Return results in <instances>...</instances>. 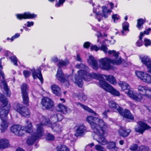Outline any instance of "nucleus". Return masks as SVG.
Masks as SVG:
<instances>
[{"instance_id":"obj_1","label":"nucleus","mask_w":151,"mask_h":151,"mask_svg":"<svg viewBox=\"0 0 151 151\" xmlns=\"http://www.w3.org/2000/svg\"><path fill=\"white\" fill-rule=\"evenodd\" d=\"M86 120L89 123L95 135L93 138L100 144L105 145L108 143L104 137L105 129L107 127L106 124L102 119L91 116H87Z\"/></svg>"},{"instance_id":"obj_2","label":"nucleus","mask_w":151,"mask_h":151,"mask_svg":"<svg viewBox=\"0 0 151 151\" xmlns=\"http://www.w3.org/2000/svg\"><path fill=\"white\" fill-rule=\"evenodd\" d=\"M76 67L78 69H81L78 71V75H73L71 76L72 80L80 87L83 86V81L82 79L89 81L92 79H98L101 77L99 74H97L94 73H89L87 71L88 68L83 63L77 64Z\"/></svg>"},{"instance_id":"obj_3","label":"nucleus","mask_w":151,"mask_h":151,"mask_svg":"<svg viewBox=\"0 0 151 151\" xmlns=\"http://www.w3.org/2000/svg\"><path fill=\"white\" fill-rule=\"evenodd\" d=\"M108 53L110 54H112L115 57L114 60H111L107 58H105L99 60L100 67L103 69L109 70L111 69L114 70V68L111 65V63L113 64L119 65L121 63L122 60L118 56V52L115 50H109Z\"/></svg>"},{"instance_id":"obj_4","label":"nucleus","mask_w":151,"mask_h":151,"mask_svg":"<svg viewBox=\"0 0 151 151\" xmlns=\"http://www.w3.org/2000/svg\"><path fill=\"white\" fill-rule=\"evenodd\" d=\"M26 122L27 125L25 127L18 124L12 125L10 128L11 132L15 135L19 136H23L25 132L31 133L33 131L32 123L28 120H27Z\"/></svg>"},{"instance_id":"obj_5","label":"nucleus","mask_w":151,"mask_h":151,"mask_svg":"<svg viewBox=\"0 0 151 151\" xmlns=\"http://www.w3.org/2000/svg\"><path fill=\"white\" fill-rule=\"evenodd\" d=\"M0 101L2 103L0 107V118L2 121H3L6 119L10 107L9 105L8 106L7 99L1 93H0Z\"/></svg>"},{"instance_id":"obj_6","label":"nucleus","mask_w":151,"mask_h":151,"mask_svg":"<svg viewBox=\"0 0 151 151\" xmlns=\"http://www.w3.org/2000/svg\"><path fill=\"white\" fill-rule=\"evenodd\" d=\"M44 134V132L42 127L37 125V128L35 132L31 136L28 137L27 141V144L32 145L33 144L34 142L37 139L41 138Z\"/></svg>"},{"instance_id":"obj_7","label":"nucleus","mask_w":151,"mask_h":151,"mask_svg":"<svg viewBox=\"0 0 151 151\" xmlns=\"http://www.w3.org/2000/svg\"><path fill=\"white\" fill-rule=\"evenodd\" d=\"M137 89L139 93L142 95L148 98L151 97V88L140 85L138 86Z\"/></svg>"},{"instance_id":"obj_8","label":"nucleus","mask_w":151,"mask_h":151,"mask_svg":"<svg viewBox=\"0 0 151 151\" xmlns=\"http://www.w3.org/2000/svg\"><path fill=\"white\" fill-rule=\"evenodd\" d=\"M41 104L46 110H49L53 106V102L52 100L48 97H44L42 99Z\"/></svg>"},{"instance_id":"obj_9","label":"nucleus","mask_w":151,"mask_h":151,"mask_svg":"<svg viewBox=\"0 0 151 151\" xmlns=\"http://www.w3.org/2000/svg\"><path fill=\"white\" fill-rule=\"evenodd\" d=\"M136 74L138 77L144 82L151 83V76L147 73L140 71H137Z\"/></svg>"},{"instance_id":"obj_10","label":"nucleus","mask_w":151,"mask_h":151,"mask_svg":"<svg viewBox=\"0 0 151 151\" xmlns=\"http://www.w3.org/2000/svg\"><path fill=\"white\" fill-rule=\"evenodd\" d=\"M16 111L21 115L25 117L29 116L30 114L29 111L27 107L23 106L19 104H17Z\"/></svg>"},{"instance_id":"obj_11","label":"nucleus","mask_w":151,"mask_h":151,"mask_svg":"<svg viewBox=\"0 0 151 151\" xmlns=\"http://www.w3.org/2000/svg\"><path fill=\"white\" fill-rule=\"evenodd\" d=\"M69 76L66 74L64 76L63 73L61 68H58L57 74L56 75V77L61 82H66L68 84H69V82L68 81V78Z\"/></svg>"},{"instance_id":"obj_12","label":"nucleus","mask_w":151,"mask_h":151,"mask_svg":"<svg viewBox=\"0 0 151 151\" xmlns=\"http://www.w3.org/2000/svg\"><path fill=\"white\" fill-rule=\"evenodd\" d=\"M137 127L135 128L136 132L142 134L145 131L150 128V127L145 123L142 121H140L137 123Z\"/></svg>"},{"instance_id":"obj_13","label":"nucleus","mask_w":151,"mask_h":151,"mask_svg":"<svg viewBox=\"0 0 151 151\" xmlns=\"http://www.w3.org/2000/svg\"><path fill=\"white\" fill-rule=\"evenodd\" d=\"M118 112L121 115L127 119L131 120H133L134 119L133 116L128 109H125L123 110L122 108H121Z\"/></svg>"},{"instance_id":"obj_14","label":"nucleus","mask_w":151,"mask_h":151,"mask_svg":"<svg viewBox=\"0 0 151 151\" xmlns=\"http://www.w3.org/2000/svg\"><path fill=\"white\" fill-rule=\"evenodd\" d=\"M86 127L83 125L78 126L75 134V136L77 137L83 136L85 133L86 132Z\"/></svg>"},{"instance_id":"obj_15","label":"nucleus","mask_w":151,"mask_h":151,"mask_svg":"<svg viewBox=\"0 0 151 151\" xmlns=\"http://www.w3.org/2000/svg\"><path fill=\"white\" fill-rule=\"evenodd\" d=\"M17 19H19L32 18L36 17L37 15L34 14H31L29 12H26L23 14H18L16 15Z\"/></svg>"},{"instance_id":"obj_16","label":"nucleus","mask_w":151,"mask_h":151,"mask_svg":"<svg viewBox=\"0 0 151 151\" xmlns=\"http://www.w3.org/2000/svg\"><path fill=\"white\" fill-rule=\"evenodd\" d=\"M96 74H97V73ZM97 74H99L101 76V77H100L99 79H97L98 80H99V83L100 87L106 91L108 89L111 85L102 79V78L103 77V75H101V74L99 73Z\"/></svg>"},{"instance_id":"obj_17","label":"nucleus","mask_w":151,"mask_h":151,"mask_svg":"<svg viewBox=\"0 0 151 151\" xmlns=\"http://www.w3.org/2000/svg\"><path fill=\"white\" fill-rule=\"evenodd\" d=\"M139 58L141 62L147 67L150 66L151 64V60L149 56L147 55H139Z\"/></svg>"},{"instance_id":"obj_18","label":"nucleus","mask_w":151,"mask_h":151,"mask_svg":"<svg viewBox=\"0 0 151 151\" xmlns=\"http://www.w3.org/2000/svg\"><path fill=\"white\" fill-rule=\"evenodd\" d=\"M88 63L92 65V68L95 70H97L98 65L97 62L92 56H90L88 59Z\"/></svg>"},{"instance_id":"obj_19","label":"nucleus","mask_w":151,"mask_h":151,"mask_svg":"<svg viewBox=\"0 0 151 151\" xmlns=\"http://www.w3.org/2000/svg\"><path fill=\"white\" fill-rule=\"evenodd\" d=\"M51 88L52 92L55 95L60 96L61 95L62 92L61 89L58 86L53 84L51 86Z\"/></svg>"},{"instance_id":"obj_20","label":"nucleus","mask_w":151,"mask_h":151,"mask_svg":"<svg viewBox=\"0 0 151 151\" xmlns=\"http://www.w3.org/2000/svg\"><path fill=\"white\" fill-rule=\"evenodd\" d=\"M131 132L129 129L126 130L123 127H121L119 129V134L122 137H126Z\"/></svg>"},{"instance_id":"obj_21","label":"nucleus","mask_w":151,"mask_h":151,"mask_svg":"<svg viewBox=\"0 0 151 151\" xmlns=\"http://www.w3.org/2000/svg\"><path fill=\"white\" fill-rule=\"evenodd\" d=\"M75 104L77 106L81 107L84 110L87 111L90 113L93 114L96 116L97 115V114L96 112L86 105L78 102H76Z\"/></svg>"},{"instance_id":"obj_22","label":"nucleus","mask_w":151,"mask_h":151,"mask_svg":"<svg viewBox=\"0 0 151 151\" xmlns=\"http://www.w3.org/2000/svg\"><path fill=\"white\" fill-rule=\"evenodd\" d=\"M2 121V122L0 124V129L2 132H4L7 130L9 124L5 120Z\"/></svg>"},{"instance_id":"obj_23","label":"nucleus","mask_w":151,"mask_h":151,"mask_svg":"<svg viewBox=\"0 0 151 151\" xmlns=\"http://www.w3.org/2000/svg\"><path fill=\"white\" fill-rule=\"evenodd\" d=\"M8 140L6 139H0V148L4 149L9 146Z\"/></svg>"},{"instance_id":"obj_24","label":"nucleus","mask_w":151,"mask_h":151,"mask_svg":"<svg viewBox=\"0 0 151 151\" xmlns=\"http://www.w3.org/2000/svg\"><path fill=\"white\" fill-rule=\"evenodd\" d=\"M52 129L54 132L59 133L62 131V126L58 124H54L52 126Z\"/></svg>"},{"instance_id":"obj_25","label":"nucleus","mask_w":151,"mask_h":151,"mask_svg":"<svg viewBox=\"0 0 151 151\" xmlns=\"http://www.w3.org/2000/svg\"><path fill=\"white\" fill-rule=\"evenodd\" d=\"M1 86H3L5 94L7 95V96H10L11 95V92L8 87L7 83L5 81H2Z\"/></svg>"},{"instance_id":"obj_26","label":"nucleus","mask_w":151,"mask_h":151,"mask_svg":"<svg viewBox=\"0 0 151 151\" xmlns=\"http://www.w3.org/2000/svg\"><path fill=\"white\" fill-rule=\"evenodd\" d=\"M109 107L114 109L116 110L118 112L119 111V110L121 109L119 105L113 101H111L109 102Z\"/></svg>"},{"instance_id":"obj_27","label":"nucleus","mask_w":151,"mask_h":151,"mask_svg":"<svg viewBox=\"0 0 151 151\" xmlns=\"http://www.w3.org/2000/svg\"><path fill=\"white\" fill-rule=\"evenodd\" d=\"M32 74L33 77L34 79L38 78L41 82V83H42L43 81V79L40 71H39V72L37 73L35 72V70H34V71L32 72Z\"/></svg>"},{"instance_id":"obj_28","label":"nucleus","mask_w":151,"mask_h":151,"mask_svg":"<svg viewBox=\"0 0 151 151\" xmlns=\"http://www.w3.org/2000/svg\"><path fill=\"white\" fill-rule=\"evenodd\" d=\"M103 76L106 78L107 81L111 84L114 85L116 83L115 79L113 76L105 75H104Z\"/></svg>"},{"instance_id":"obj_29","label":"nucleus","mask_w":151,"mask_h":151,"mask_svg":"<svg viewBox=\"0 0 151 151\" xmlns=\"http://www.w3.org/2000/svg\"><path fill=\"white\" fill-rule=\"evenodd\" d=\"M42 124L47 125L48 127H50L52 126L51 123L49 121V119H46L45 117H43L42 122L40 124H37L36 126H37V125H40L42 127V128H43L42 127ZM42 129L43 130V129Z\"/></svg>"},{"instance_id":"obj_30","label":"nucleus","mask_w":151,"mask_h":151,"mask_svg":"<svg viewBox=\"0 0 151 151\" xmlns=\"http://www.w3.org/2000/svg\"><path fill=\"white\" fill-rule=\"evenodd\" d=\"M106 91L109 92L114 95L116 96H119L120 95L119 92L113 88L111 85L109 87L108 89Z\"/></svg>"},{"instance_id":"obj_31","label":"nucleus","mask_w":151,"mask_h":151,"mask_svg":"<svg viewBox=\"0 0 151 151\" xmlns=\"http://www.w3.org/2000/svg\"><path fill=\"white\" fill-rule=\"evenodd\" d=\"M23 98L22 102L23 104L26 106H28L29 103V98L28 94H22Z\"/></svg>"},{"instance_id":"obj_32","label":"nucleus","mask_w":151,"mask_h":151,"mask_svg":"<svg viewBox=\"0 0 151 151\" xmlns=\"http://www.w3.org/2000/svg\"><path fill=\"white\" fill-rule=\"evenodd\" d=\"M69 63V62L67 60L64 61L62 60H59L58 61V65L59 67V68H61V67L66 66Z\"/></svg>"},{"instance_id":"obj_33","label":"nucleus","mask_w":151,"mask_h":151,"mask_svg":"<svg viewBox=\"0 0 151 151\" xmlns=\"http://www.w3.org/2000/svg\"><path fill=\"white\" fill-rule=\"evenodd\" d=\"M103 14L102 16L107 18L108 17V13L111 12L112 11L110 10H108L106 6H103L102 7Z\"/></svg>"},{"instance_id":"obj_34","label":"nucleus","mask_w":151,"mask_h":151,"mask_svg":"<svg viewBox=\"0 0 151 151\" xmlns=\"http://www.w3.org/2000/svg\"><path fill=\"white\" fill-rule=\"evenodd\" d=\"M57 151H70L69 149L65 145H60L57 147Z\"/></svg>"},{"instance_id":"obj_35","label":"nucleus","mask_w":151,"mask_h":151,"mask_svg":"<svg viewBox=\"0 0 151 151\" xmlns=\"http://www.w3.org/2000/svg\"><path fill=\"white\" fill-rule=\"evenodd\" d=\"M28 86L27 84L24 83L21 86L22 94H28Z\"/></svg>"},{"instance_id":"obj_36","label":"nucleus","mask_w":151,"mask_h":151,"mask_svg":"<svg viewBox=\"0 0 151 151\" xmlns=\"http://www.w3.org/2000/svg\"><path fill=\"white\" fill-rule=\"evenodd\" d=\"M58 107L59 109L58 111H62L64 114L67 112V108L63 104H59L58 106Z\"/></svg>"},{"instance_id":"obj_37","label":"nucleus","mask_w":151,"mask_h":151,"mask_svg":"<svg viewBox=\"0 0 151 151\" xmlns=\"http://www.w3.org/2000/svg\"><path fill=\"white\" fill-rule=\"evenodd\" d=\"M78 99L81 101H85L87 99V97L84 93H80L77 95Z\"/></svg>"},{"instance_id":"obj_38","label":"nucleus","mask_w":151,"mask_h":151,"mask_svg":"<svg viewBox=\"0 0 151 151\" xmlns=\"http://www.w3.org/2000/svg\"><path fill=\"white\" fill-rule=\"evenodd\" d=\"M142 96L141 94H138L135 93L132 99L137 101H139L142 99Z\"/></svg>"},{"instance_id":"obj_39","label":"nucleus","mask_w":151,"mask_h":151,"mask_svg":"<svg viewBox=\"0 0 151 151\" xmlns=\"http://www.w3.org/2000/svg\"><path fill=\"white\" fill-rule=\"evenodd\" d=\"M121 86L123 90H129L130 89V86L128 84L125 82L122 83L121 84Z\"/></svg>"},{"instance_id":"obj_40","label":"nucleus","mask_w":151,"mask_h":151,"mask_svg":"<svg viewBox=\"0 0 151 151\" xmlns=\"http://www.w3.org/2000/svg\"><path fill=\"white\" fill-rule=\"evenodd\" d=\"M143 36V34L141 32L140 35L139 36V40L138 41L136 42V45L137 46L139 47H140L142 45V37Z\"/></svg>"},{"instance_id":"obj_41","label":"nucleus","mask_w":151,"mask_h":151,"mask_svg":"<svg viewBox=\"0 0 151 151\" xmlns=\"http://www.w3.org/2000/svg\"><path fill=\"white\" fill-rule=\"evenodd\" d=\"M95 149L97 151H106L105 148L100 145H97L95 146Z\"/></svg>"},{"instance_id":"obj_42","label":"nucleus","mask_w":151,"mask_h":151,"mask_svg":"<svg viewBox=\"0 0 151 151\" xmlns=\"http://www.w3.org/2000/svg\"><path fill=\"white\" fill-rule=\"evenodd\" d=\"M9 58L11 60V61L14 63V65H17V58L14 56H10L9 57Z\"/></svg>"},{"instance_id":"obj_43","label":"nucleus","mask_w":151,"mask_h":151,"mask_svg":"<svg viewBox=\"0 0 151 151\" xmlns=\"http://www.w3.org/2000/svg\"><path fill=\"white\" fill-rule=\"evenodd\" d=\"M144 24V20L142 19H139L137 20V27L139 29L142 28L141 27Z\"/></svg>"},{"instance_id":"obj_44","label":"nucleus","mask_w":151,"mask_h":151,"mask_svg":"<svg viewBox=\"0 0 151 151\" xmlns=\"http://www.w3.org/2000/svg\"><path fill=\"white\" fill-rule=\"evenodd\" d=\"M54 117L57 118V120L59 121H61L63 118V116L61 113H58L54 115Z\"/></svg>"},{"instance_id":"obj_45","label":"nucleus","mask_w":151,"mask_h":151,"mask_svg":"<svg viewBox=\"0 0 151 151\" xmlns=\"http://www.w3.org/2000/svg\"><path fill=\"white\" fill-rule=\"evenodd\" d=\"M46 139L49 141H52L54 140L55 137L52 134L48 133L46 136Z\"/></svg>"},{"instance_id":"obj_46","label":"nucleus","mask_w":151,"mask_h":151,"mask_svg":"<svg viewBox=\"0 0 151 151\" xmlns=\"http://www.w3.org/2000/svg\"><path fill=\"white\" fill-rule=\"evenodd\" d=\"M126 93L128 94V96L132 99L135 93H134L132 90H130L129 89L128 90V91L126 92Z\"/></svg>"},{"instance_id":"obj_47","label":"nucleus","mask_w":151,"mask_h":151,"mask_svg":"<svg viewBox=\"0 0 151 151\" xmlns=\"http://www.w3.org/2000/svg\"><path fill=\"white\" fill-rule=\"evenodd\" d=\"M116 144L115 142H111L108 143L107 147L108 149H111L115 147Z\"/></svg>"},{"instance_id":"obj_48","label":"nucleus","mask_w":151,"mask_h":151,"mask_svg":"<svg viewBox=\"0 0 151 151\" xmlns=\"http://www.w3.org/2000/svg\"><path fill=\"white\" fill-rule=\"evenodd\" d=\"M93 12L94 13H95L96 14V18L98 19L99 21H100L101 20V19H100V17H99V16L101 14V13L100 12H99L98 13L96 12V9L94 8L93 9Z\"/></svg>"},{"instance_id":"obj_49","label":"nucleus","mask_w":151,"mask_h":151,"mask_svg":"<svg viewBox=\"0 0 151 151\" xmlns=\"http://www.w3.org/2000/svg\"><path fill=\"white\" fill-rule=\"evenodd\" d=\"M99 49L103 51L105 53H106L107 52L108 49L106 45H102L101 47L99 48Z\"/></svg>"},{"instance_id":"obj_50","label":"nucleus","mask_w":151,"mask_h":151,"mask_svg":"<svg viewBox=\"0 0 151 151\" xmlns=\"http://www.w3.org/2000/svg\"><path fill=\"white\" fill-rule=\"evenodd\" d=\"M122 27L124 30L129 31V24L127 22H125L122 24Z\"/></svg>"},{"instance_id":"obj_51","label":"nucleus","mask_w":151,"mask_h":151,"mask_svg":"<svg viewBox=\"0 0 151 151\" xmlns=\"http://www.w3.org/2000/svg\"><path fill=\"white\" fill-rule=\"evenodd\" d=\"M149 147L145 146H141L139 147V151H148Z\"/></svg>"},{"instance_id":"obj_52","label":"nucleus","mask_w":151,"mask_h":151,"mask_svg":"<svg viewBox=\"0 0 151 151\" xmlns=\"http://www.w3.org/2000/svg\"><path fill=\"white\" fill-rule=\"evenodd\" d=\"M144 42H145L144 45L146 47L150 46L151 44V41L149 39H145L144 40Z\"/></svg>"},{"instance_id":"obj_53","label":"nucleus","mask_w":151,"mask_h":151,"mask_svg":"<svg viewBox=\"0 0 151 151\" xmlns=\"http://www.w3.org/2000/svg\"><path fill=\"white\" fill-rule=\"evenodd\" d=\"M138 148V145L136 144H133L129 148L130 150L132 151L136 150Z\"/></svg>"},{"instance_id":"obj_54","label":"nucleus","mask_w":151,"mask_h":151,"mask_svg":"<svg viewBox=\"0 0 151 151\" xmlns=\"http://www.w3.org/2000/svg\"><path fill=\"white\" fill-rule=\"evenodd\" d=\"M90 49L92 51L94 50L96 51H97L99 50V48L96 45H94L91 46Z\"/></svg>"},{"instance_id":"obj_55","label":"nucleus","mask_w":151,"mask_h":151,"mask_svg":"<svg viewBox=\"0 0 151 151\" xmlns=\"http://www.w3.org/2000/svg\"><path fill=\"white\" fill-rule=\"evenodd\" d=\"M31 73L29 71L27 70H24L23 71V74L25 78H27L30 74Z\"/></svg>"},{"instance_id":"obj_56","label":"nucleus","mask_w":151,"mask_h":151,"mask_svg":"<svg viewBox=\"0 0 151 151\" xmlns=\"http://www.w3.org/2000/svg\"><path fill=\"white\" fill-rule=\"evenodd\" d=\"M66 0H59V2L56 4V5L58 7H59L61 5L63 4L65 1Z\"/></svg>"},{"instance_id":"obj_57","label":"nucleus","mask_w":151,"mask_h":151,"mask_svg":"<svg viewBox=\"0 0 151 151\" xmlns=\"http://www.w3.org/2000/svg\"><path fill=\"white\" fill-rule=\"evenodd\" d=\"M91 43L89 42H86L83 44V47L85 48H88L90 45Z\"/></svg>"},{"instance_id":"obj_58","label":"nucleus","mask_w":151,"mask_h":151,"mask_svg":"<svg viewBox=\"0 0 151 151\" xmlns=\"http://www.w3.org/2000/svg\"><path fill=\"white\" fill-rule=\"evenodd\" d=\"M117 14H115L113 15L112 16V18L114 20V22H115L116 20H118L119 18L117 17Z\"/></svg>"},{"instance_id":"obj_59","label":"nucleus","mask_w":151,"mask_h":151,"mask_svg":"<svg viewBox=\"0 0 151 151\" xmlns=\"http://www.w3.org/2000/svg\"><path fill=\"white\" fill-rule=\"evenodd\" d=\"M151 30V29L150 28H149L147 30L145 31L143 33L142 32L143 34V35L144 34H146L148 35L149 33V32Z\"/></svg>"},{"instance_id":"obj_60","label":"nucleus","mask_w":151,"mask_h":151,"mask_svg":"<svg viewBox=\"0 0 151 151\" xmlns=\"http://www.w3.org/2000/svg\"><path fill=\"white\" fill-rule=\"evenodd\" d=\"M27 27H30L31 26H33L34 25V22H29L28 21L27 22Z\"/></svg>"},{"instance_id":"obj_61","label":"nucleus","mask_w":151,"mask_h":151,"mask_svg":"<svg viewBox=\"0 0 151 151\" xmlns=\"http://www.w3.org/2000/svg\"><path fill=\"white\" fill-rule=\"evenodd\" d=\"M76 60L78 61L81 62L82 61V59L80 58V55L78 54L77 55Z\"/></svg>"},{"instance_id":"obj_62","label":"nucleus","mask_w":151,"mask_h":151,"mask_svg":"<svg viewBox=\"0 0 151 151\" xmlns=\"http://www.w3.org/2000/svg\"><path fill=\"white\" fill-rule=\"evenodd\" d=\"M107 111H105L102 113V115L104 118H107Z\"/></svg>"},{"instance_id":"obj_63","label":"nucleus","mask_w":151,"mask_h":151,"mask_svg":"<svg viewBox=\"0 0 151 151\" xmlns=\"http://www.w3.org/2000/svg\"><path fill=\"white\" fill-rule=\"evenodd\" d=\"M58 59L57 58H55L52 59V61L55 63L58 62Z\"/></svg>"},{"instance_id":"obj_64","label":"nucleus","mask_w":151,"mask_h":151,"mask_svg":"<svg viewBox=\"0 0 151 151\" xmlns=\"http://www.w3.org/2000/svg\"><path fill=\"white\" fill-rule=\"evenodd\" d=\"M150 66H148L147 68L149 72L151 73V64H150Z\"/></svg>"}]
</instances>
